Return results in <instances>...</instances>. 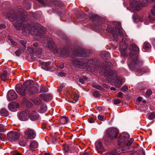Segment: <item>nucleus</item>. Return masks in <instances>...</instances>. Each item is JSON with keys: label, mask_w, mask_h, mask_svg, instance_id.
Here are the masks:
<instances>
[{"label": "nucleus", "mask_w": 155, "mask_h": 155, "mask_svg": "<svg viewBox=\"0 0 155 155\" xmlns=\"http://www.w3.org/2000/svg\"><path fill=\"white\" fill-rule=\"evenodd\" d=\"M139 52V48L134 44L130 45L129 47L123 49L121 51V54L123 56H129L127 64L129 68L132 70L142 65L143 64V61L137 56Z\"/></svg>", "instance_id": "nucleus-1"}, {"label": "nucleus", "mask_w": 155, "mask_h": 155, "mask_svg": "<svg viewBox=\"0 0 155 155\" xmlns=\"http://www.w3.org/2000/svg\"><path fill=\"white\" fill-rule=\"evenodd\" d=\"M34 84L33 81L28 80L24 83L23 85L19 84L16 86V91L19 94L23 96L28 93L31 94L36 93L37 92V89L31 86Z\"/></svg>", "instance_id": "nucleus-2"}, {"label": "nucleus", "mask_w": 155, "mask_h": 155, "mask_svg": "<svg viewBox=\"0 0 155 155\" xmlns=\"http://www.w3.org/2000/svg\"><path fill=\"white\" fill-rule=\"evenodd\" d=\"M74 64L77 67L81 68H87L91 71L98 70L99 68L98 63L96 60L91 59L86 63L84 60L79 61L77 59H75L74 62Z\"/></svg>", "instance_id": "nucleus-3"}, {"label": "nucleus", "mask_w": 155, "mask_h": 155, "mask_svg": "<svg viewBox=\"0 0 155 155\" xmlns=\"http://www.w3.org/2000/svg\"><path fill=\"white\" fill-rule=\"evenodd\" d=\"M20 13L18 14L13 13L12 14H8L7 17L10 21L15 22L14 26L15 28L18 30H21L24 27L21 21H25L26 14L23 13L22 11L19 10Z\"/></svg>", "instance_id": "nucleus-4"}, {"label": "nucleus", "mask_w": 155, "mask_h": 155, "mask_svg": "<svg viewBox=\"0 0 155 155\" xmlns=\"http://www.w3.org/2000/svg\"><path fill=\"white\" fill-rule=\"evenodd\" d=\"M28 31L32 35L41 37L45 33V28L40 24H35L31 26L30 29L29 28Z\"/></svg>", "instance_id": "nucleus-5"}, {"label": "nucleus", "mask_w": 155, "mask_h": 155, "mask_svg": "<svg viewBox=\"0 0 155 155\" xmlns=\"http://www.w3.org/2000/svg\"><path fill=\"white\" fill-rule=\"evenodd\" d=\"M118 133L117 130L115 128L109 129L106 131V135L103 138L105 142H110L112 140L117 137Z\"/></svg>", "instance_id": "nucleus-6"}, {"label": "nucleus", "mask_w": 155, "mask_h": 155, "mask_svg": "<svg viewBox=\"0 0 155 155\" xmlns=\"http://www.w3.org/2000/svg\"><path fill=\"white\" fill-rule=\"evenodd\" d=\"M134 141V139L131 138L127 142L125 145L119 146L115 150L116 152L117 153L120 154L126 152L132 151L134 150V148L130 146Z\"/></svg>", "instance_id": "nucleus-7"}, {"label": "nucleus", "mask_w": 155, "mask_h": 155, "mask_svg": "<svg viewBox=\"0 0 155 155\" xmlns=\"http://www.w3.org/2000/svg\"><path fill=\"white\" fill-rule=\"evenodd\" d=\"M42 42L44 44H46L50 50L54 51V52L59 53L57 49L55 47V45L54 44L51 39L50 38H45Z\"/></svg>", "instance_id": "nucleus-8"}, {"label": "nucleus", "mask_w": 155, "mask_h": 155, "mask_svg": "<svg viewBox=\"0 0 155 155\" xmlns=\"http://www.w3.org/2000/svg\"><path fill=\"white\" fill-rule=\"evenodd\" d=\"M129 138L128 134L124 133L120 135L118 139V144L119 146H123L126 144V143Z\"/></svg>", "instance_id": "nucleus-9"}, {"label": "nucleus", "mask_w": 155, "mask_h": 155, "mask_svg": "<svg viewBox=\"0 0 155 155\" xmlns=\"http://www.w3.org/2000/svg\"><path fill=\"white\" fill-rule=\"evenodd\" d=\"M25 137L29 139H33L35 137L36 134L35 131L32 129L29 128L27 129L25 131Z\"/></svg>", "instance_id": "nucleus-10"}, {"label": "nucleus", "mask_w": 155, "mask_h": 155, "mask_svg": "<svg viewBox=\"0 0 155 155\" xmlns=\"http://www.w3.org/2000/svg\"><path fill=\"white\" fill-rule=\"evenodd\" d=\"M8 138L10 141H15L18 140L20 136L18 132L16 131H11L7 134Z\"/></svg>", "instance_id": "nucleus-11"}, {"label": "nucleus", "mask_w": 155, "mask_h": 155, "mask_svg": "<svg viewBox=\"0 0 155 155\" xmlns=\"http://www.w3.org/2000/svg\"><path fill=\"white\" fill-rule=\"evenodd\" d=\"M115 71L109 70L106 72L105 74V80L108 81L113 80L115 76Z\"/></svg>", "instance_id": "nucleus-12"}, {"label": "nucleus", "mask_w": 155, "mask_h": 155, "mask_svg": "<svg viewBox=\"0 0 155 155\" xmlns=\"http://www.w3.org/2000/svg\"><path fill=\"white\" fill-rule=\"evenodd\" d=\"M29 117L31 120L36 121L38 120L40 117L38 113L35 110H32L29 112Z\"/></svg>", "instance_id": "nucleus-13"}, {"label": "nucleus", "mask_w": 155, "mask_h": 155, "mask_svg": "<svg viewBox=\"0 0 155 155\" xmlns=\"http://www.w3.org/2000/svg\"><path fill=\"white\" fill-rule=\"evenodd\" d=\"M115 25L117 26L114 27L113 28L114 33L117 35L121 36L123 35V33L121 28L120 23L119 22H116Z\"/></svg>", "instance_id": "nucleus-14"}, {"label": "nucleus", "mask_w": 155, "mask_h": 155, "mask_svg": "<svg viewBox=\"0 0 155 155\" xmlns=\"http://www.w3.org/2000/svg\"><path fill=\"white\" fill-rule=\"evenodd\" d=\"M29 111L28 109L21 112L19 115V118L21 120L25 121L28 118Z\"/></svg>", "instance_id": "nucleus-15"}, {"label": "nucleus", "mask_w": 155, "mask_h": 155, "mask_svg": "<svg viewBox=\"0 0 155 155\" xmlns=\"http://www.w3.org/2000/svg\"><path fill=\"white\" fill-rule=\"evenodd\" d=\"M17 98V95L15 91L13 90H9L8 93V100L12 101L15 100Z\"/></svg>", "instance_id": "nucleus-16"}, {"label": "nucleus", "mask_w": 155, "mask_h": 155, "mask_svg": "<svg viewBox=\"0 0 155 155\" xmlns=\"http://www.w3.org/2000/svg\"><path fill=\"white\" fill-rule=\"evenodd\" d=\"M130 6L134 10H138L140 9V4L136 0H134L131 2Z\"/></svg>", "instance_id": "nucleus-17"}, {"label": "nucleus", "mask_w": 155, "mask_h": 155, "mask_svg": "<svg viewBox=\"0 0 155 155\" xmlns=\"http://www.w3.org/2000/svg\"><path fill=\"white\" fill-rule=\"evenodd\" d=\"M96 150L98 152H102L104 151V149L101 142H98L95 144Z\"/></svg>", "instance_id": "nucleus-18"}, {"label": "nucleus", "mask_w": 155, "mask_h": 155, "mask_svg": "<svg viewBox=\"0 0 155 155\" xmlns=\"http://www.w3.org/2000/svg\"><path fill=\"white\" fill-rule=\"evenodd\" d=\"M39 97L45 101H49L52 98V96L50 94H41L39 95Z\"/></svg>", "instance_id": "nucleus-19"}, {"label": "nucleus", "mask_w": 155, "mask_h": 155, "mask_svg": "<svg viewBox=\"0 0 155 155\" xmlns=\"http://www.w3.org/2000/svg\"><path fill=\"white\" fill-rule=\"evenodd\" d=\"M8 107L9 110L12 111H15L18 107L17 104L15 103L12 102L8 104Z\"/></svg>", "instance_id": "nucleus-20"}, {"label": "nucleus", "mask_w": 155, "mask_h": 155, "mask_svg": "<svg viewBox=\"0 0 155 155\" xmlns=\"http://www.w3.org/2000/svg\"><path fill=\"white\" fill-rule=\"evenodd\" d=\"M61 51L60 54L62 56L67 57H68L69 55V50L68 48L63 49L62 51Z\"/></svg>", "instance_id": "nucleus-21"}, {"label": "nucleus", "mask_w": 155, "mask_h": 155, "mask_svg": "<svg viewBox=\"0 0 155 155\" xmlns=\"http://www.w3.org/2000/svg\"><path fill=\"white\" fill-rule=\"evenodd\" d=\"M122 79L120 77H117L115 82V85L117 87H120L122 85Z\"/></svg>", "instance_id": "nucleus-22"}, {"label": "nucleus", "mask_w": 155, "mask_h": 155, "mask_svg": "<svg viewBox=\"0 0 155 155\" xmlns=\"http://www.w3.org/2000/svg\"><path fill=\"white\" fill-rule=\"evenodd\" d=\"M151 14L149 16L150 18L152 20H155V5L151 9Z\"/></svg>", "instance_id": "nucleus-23"}, {"label": "nucleus", "mask_w": 155, "mask_h": 155, "mask_svg": "<svg viewBox=\"0 0 155 155\" xmlns=\"http://www.w3.org/2000/svg\"><path fill=\"white\" fill-rule=\"evenodd\" d=\"M31 101L36 105L39 104L41 102V100L38 97H36L32 98Z\"/></svg>", "instance_id": "nucleus-24"}, {"label": "nucleus", "mask_w": 155, "mask_h": 155, "mask_svg": "<svg viewBox=\"0 0 155 155\" xmlns=\"http://www.w3.org/2000/svg\"><path fill=\"white\" fill-rule=\"evenodd\" d=\"M47 108L45 104H41L40 106L39 111L41 113H44L47 110Z\"/></svg>", "instance_id": "nucleus-25"}, {"label": "nucleus", "mask_w": 155, "mask_h": 155, "mask_svg": "<svg viewBox=\"0 0 155 155\" xmlns=\"http://www.w3.org/2000/svg\"><path fill=\"white\" fill-rule=\"evenodd\" d=\"M112 66V64L110 62L105 61L103 63V68L105 69L106 68H108Z\"/></svg>", "instance_id": "nucleus-26"}, {"label": "nucleus", "mask_w": 155, "mask_h": 155, "mask_svg": "<svg viewBox=\"0 0 155 155\" xmlns=\"http://www.w3.org/2000/svg\"><path fill=\"white\" fill-rule=\"evenodd\" d=\"M1 78L2 80L4 81H5L7 79L6 71H5L1 74Z\"/></svg>", "instance_id": "nucleus-27"}, {"label": "nucleus", "mask_w": 155, "mask_h": 155, "mask_svg": "<svg viewBox=\"0 0 155 155\" xmlns=\"http://www.w3.org/2000/svg\"><path fill=\"white\" fill-rule=\"evenodd\" d=\"M72 97L73 101L71 102L73 103H75L78 100L79 96L78 94L74 93H73L72 95Z\"/></svg>", "instance_id": "nucleus-28"}, {"label": "nucleus", "mask_w": 155, "mask_h": 155, "mask_svg": "<svg viewBox=\"0 0 155 155\" xmlns=\"http://www.w3.org/2000/svg\"><path fill=\"white\" fill-rule=\"evenodd\" d=\"M68 121V118L65 116H62L60 119V122L62 124H65L67 123Z\"/></svg>", "instance_id": "nucleus-29"}, {"label": "nucleus", "mask_w": 155, "mask_h": 155, "mask_svg": "<svg viewBox=\"0 0 155 155\" xmlns=\"http://www.w3.org/2000/svg\"><path fill=\"white\" fill-rule=\"evenodd\" d=\"M38 144L35 141H33L31 142L30 145V147L31 149H34L37 147Z\"/></svg>", "instance_id": "nucleus-30"}, {"label": "nucleus", "mask_w": 155, "mask_h": 155, "mask_svg": "<svg viewBox=\"0 0 155 155\" xmlns=\"http://www.w3.org/2000/svg\"><path fill=\"white\" fill-rule=\"evenodd\" d=\"M100 55L102 58H104V57H107L109 56L110 55L109 53L105 51H102L101 52Z\"/></svg>", "instance_id": "nucleus-31"}, {"label": "nucleus", "mask_w": 155, "mask_h": 155, "mask_svg": "<svg viewBox=\"0 0 155 155\" xmlns=\"http://www.w3.org/2000/svg\"><path fill=\"white\" fill-rule=\"evenodd\" d=\"M1 115L4 116H7L8 115V113L6 110L5 109H2L0 111Z\"/></svg>", "instance_id": "nucleus-32"}, {"label": "nucleus", "mask_w": 155, "mask_h": 155, "mask_svg": "<svg viewBox=\"0 0 155 155\" xmlns=\"http://www.w3.org/2000/svg\"><path fill=\"white\" fill-rule=\"evenodd\" d=\"M40 89L41 91L43 93L47 92L48 91V89L43 85H41Z\"/></svg>", "instance_id": "nucleus-33"}, {"label": "nucleus", "mask_w": 155, "mask_h": 155, "mask_svg": "<svg viewBox=\"0 0 155 155\" xmlns=\"http://www.w3.org/2000/svg\"><path fill=\"white\" fill-rule=\"evenodd\" d=\"M87 80V78L86 77H83L82 78H79V82L83 84Z\"/></svg>", "instance_id": "nucleus-34"}, {"label": "nucleus", "mask_w": 155, "mask_h": 155, "mask_svg": "<svg viewBox=\"0 0 155 155\" xmlns=\"http://www.w3.org/2000/svg\"><path fill=\"white\" fill-rule=\"evenodd\" d=\"M19 144L21 146H25L26 144V142L24 139L21 140L19 142Z\"/></svg>", "instance_id": "nucleus-35"}, {"label": "nucleus", "mask_w": 155, "mask_h": 155, "mask_svg": "<svg viewBox=\"0 0 155 155\" xmlns=\"http://www.w3.org/2000/svg\"><path fill=\"white\" fill-rule=\"evenodd\" d=\"M150 44L148 43L145 42L143 45V48L145 49H147L150 48Z\"/></svg>", "instance_id": "nucleus-36"}, {"label": "nucleus", "mask_w": 155, "mask_h": 155, "mask_svg": "<svg viewBox=\"0 0 155 155\" xmlns=\"http://www.w3.org/2000/svg\"><path fill=\"white\" fill-rule=\"evenodd\" d=\"M91 18L93 21H97L99 18V17L96 15H93L90 17Z\"/></svg>", "instance_id": "nucleus-37"}, {"label": "nucleus", "mask_w": 155, "mask_h": 155, "mask_svg": "<svg viewBox=\"0 0 155 155\" xmlns=\"http://www.w3.org/2000/svg\"><path fill=\"white\" fill-rule=\"evenodd\" d=\"M63 149L65 152H68L69 150V148L67 145H64L63 146Z\"/></svg>", "instance_id": "nucleus-38"}, {"label": "nucleus", "mask_w": 155, "mask_h": 155, "mask_svg": "<svg viewBox=\"0 0 155 155\" xmlns=\"http://www.w3.org/2000/svg\"><path fill=\"white\" fill-rule=\"evenodd\" d=\"M121 100L119 99H117L114 100L113 101L114 104L115 105H117L119 104L121 102Z\"/></svg>", "instance_id": "nucleus-39"}, {"label": "nucleus", "mask_w": 155, "mask_h": 155, "mask_svg": "<svg viewBox=\"0 0 155 155\" xmlns=\"http://www.w3.org/2000/svg\"><path fill=\"white\" fill-rule=\"evenodd\" d=\"M155 117V113H153L150 114L148 116V118L150 120L153 119Z\"/></svg>", "instance_id": "nucleus-40"}, {"label": "nucleus", "mask_w": 155, "mask_h": 155, "mask_svg": "<svg viewBox=\"0 0 155 155\" xmlns=\"http://www.w3.org/2000/svg\"><path fill=\"white\" fill-rule=\"evenodd\" d=\"M93 87L99 90H102V87L99 85H94Z\"/></svg>", "instance_id": "nucleus-41"}, {"label": "nucleus", "mask_w": 155, "mask_h": 155, "mask_svg": "<svg viewBox=\"0 0 155 155\" xmlns=\"http://www.w3.org/2000/svg\"><path fill=\"white\" fill-rule=\"evenodd\" d=\"M136 152H137V154L140 155V154H141V153H143V155H145V153L144 151L142 149H140L136 151Z\"/></svg>", "instance_id": "nucleus-42"}, {"label": "nucleus", "mask_w": 155, "mask_h": 155, "mask_svg": "<svg viewBox=\"0 0 155 155\" xmlns=\"http://www.w3.org/2000/svg\"><path fill=\"white\" fill-rule=\"evenodd\" d=\"M20 43L22 44L24 46V48H25L26 47L25 45L26 43V41L25 40H21L20 41Z\"/></svg>", "instance_id": "nucleus-43"}, {"label": "nucleus", "mask_w": 155, "mask_h": 155, "mask_svg": "<svg viewBox=\"0 0 155 155\" xmlns=\"http://www.w3.org/2000/svg\"><path fill=\"white\" fill-rule=\"evenodd\" d=\"M88 120L90 123H92L95 120V118L93 117H90L88 119Z\"/></svg>", "instance_id": "nucleus-44"}, {"label": "nucleus", "mask_w": 155, "mask_h": 155, "mask_svg": "<svg viewBox=\"0 0 155 155\" xmlns=\"http://www.w3.org/2000/svg\"><path fill=\"white\" fill-rule=\"evenodd\" d=\"M98 118L101 121H103L105 119V118L103 115H99L98 117Z\"/></svg>", "instance_id": "nucleus-45"}, {"label": "nucleus", "mask_w": 155, "mask_h": 155, "mask_svg": "<svg viewBox=\"0 0 155 155\" xmlns=\"http://www.w3.org/2000/svg\"><path fill=\"white\" fill-rule=\"evenodd\" d=\"M100 94L97 91L94 92L93 94V96L96 97H97L99 96Z\"/></svg>", "instance_id": "nucleus-46"}, {"label": "nucleus", "mask_w": 155, "mask_h": 155, "mask_svg": "<svg viewBox=\"0 0 155 155\" xmlns=\"http://www.w3.org/2000/svg\"><path fill=\"white\" fill-rule=\"evenodd\" d=\"M121 90L123 91H126L128 90V87L126 86H124L122 87Z\"/></svg>", "instance_id": "nucleus-47"}, {"label": "nucleus", "mask_w": 155, "mask_h": 155, "mask_svg": "<svg viewBox=\"0 0 155 155\" xmlns=\"http://www.w3.org/2000/svg\"><path fill=\"white\" fill-rule=\"evenodd\" d=\"M152 91L150 90H147L146 92V94L147 96H149L150 95Z\"/></svg>", "instance_id": "nucleus-48"}, {"label": "nucleus", "mask_w": 155, "mask_h": 155, "mask_svg": "<svg viewBox=\"0 0 155 155\" xmlns=\"http://www.w3.org/2000/svg\"><path fill=\"white\" fill-rule=\"evenodd\" d=\"M9 40L10 41L11 43L13 45H17V43L15 42L13 40L11 39V38L9 39Z\"/></svg>", "instance_id": "nucleus-49"}, {"label": "nucleus", "mask_w": 155, "mask_h": 155, "mask_svg": "<svg viewBox=\"0 0 155 155\" xmlns=\"http://www.w3.org/2000/svg\"><path fill=\"white\" fill-rule=\"evenodd\" d=\"M123 94L121 92H119L118 93L117 97L122 98L123 97Z\"/></svg>", "instance_id": "nucleus-50"}, {"label": "nucleus", "mask_w": 155, "mask_h": 155, "mask_svg": "<svg viewBox=\"0 0 155 155\" xmlns=\"http://www.w3.org/2000/svg\"><path fill=\"white\" fill-rule=\"evenodd\" d=\"M4 129V126L2 124H0V132L3 131Z\"/></svg>", "instance_id": "nucleus-51"}, {"label": "nucleus", "mask_w": 155, "mask_h": 155, "mask_svg": "<svg viewBox=\"0 0 155 155\" xmlns=\"http://www.w3.org/2000/svg\"><path fill=\"white\" fill-rule=\"evenodd\" d=\"M65 75V73L61 72H59L58 74V76L60 77H62L63 76H64Z\"/></svg>", "instance_id": "nucleus-52"}, {"label": "nucleus", "mask_w": 155, "mask_h": 155, "mask_svg": "<svg viewBox=\"0 0 155 155\" xmlns=\"http://www.w3.org/2000/svg\"><path fill=\"white\" fill-rule=\"evenodd\" d=\"M103 86L105 88H107L110 87V86H108L107 84H102Z\"/></svg>", "instance_id": "nucleus-53"}, {"label": "nucleus", "mask_w": 155, "mask_h": 155, "mask_svg": "<svg viewBox=\"0 0 155 155\" xmlns=\"http://www.w3.org/2000/svg\"><path fill=\"white\" fill-rule=\"evenodd\" d=\"M137 152H136V151L131 153L130 154V155H139L137 154ZM140 155H143V153H141V154H140Z\"/></svg>", "instance_id": "nucleus-54"}, {"label": "nucleus", "mask_w": 155, "mask_h": 155, "mask_svg": "<svg viewBox=\"0 0 155 155\" xmlns=\"http://www.w3.org/2000/svg\"><path fill=\"white\" fill-rule=\"evenodd\" d=\"M6 27V26L5 25L3 24H1L0 25V29H3L5 28Z\"/></svg>", "instance_id": "nucleus-55"}, {"label": "nucleus", "mask_w": 155, "mask_h": 155, "mask_svg": "<svg viewBox=\"0 0 155 155\" xmlns=\"http://www.w3.org/2000/svg\"><path fill=\"white\" fill-rule=\"evenodd\" d=\"M51 64L50 62H43L42 64L45 65L46 66H48Z\"/></svg>", "instance_id": "nucleus-56"}, {"label": "nucleus", "mask_w": 155, "mask_h": 155, "mask_svg": "<svg viewBox=\"0 0 155 155\" xmlns=\"http://www.w3.org/2000/svg\"><path fill=\"white\" fill-rule=\"evenodd\" d=\"M15 54L17 56H19L20 54V52L19 51L17 50L15 52Z\"/></svg>", "instance_id": "nucleus-57"}, {"label": "nucleus", "mask_w": 155, "mask_h": 155, "mask_svg": "<svg viewBox=\"0 0 155 155\" xmlns=\"http://www.w3.org/2000/svg\"><path fill=\"white\" fill-rule=\"evenodd\" d=\"M77 152L76 151H75L71 152L70 155H77Z\"/></svg>", "instance_id": "nucleus-58"}, {"label": "nucleus", "mask_w": 155, "mask_h": 155, "mask_svg": "<svg viewBox=\"0 0 155 155\" xmlns=\"http://www.w3.org/2000/svg\"><path fill=\"white\" fill-rule=\"evenodd\" d=\"M106 155H117L113 153H107Z\"/></svg>", "instance_id": "nucleus-59"}, {"label": "nucleus", "mask_w": 155, "mask_h": 155, "mask_svg": "<svg viewBox=\"0 0 155 155\" xmlns=\"http://www.w3.org/2000/svg\"><path fill=\"white\" fill-rule=\"evenodd\" d=\"M38 51H37V52L38 53V54H40L42 52V50L41 49H38Z\"/></svg>", "instance_id": "nucleus-60"}, {"label": "nucleus", "mask_w": 155, "mask_h": 155, "mask_svg": "<svg viewBox=\"0 0 155 155\" xmlns=\"http://www.w3.org/2000/svg\"><path fill=\"white\" fill-rule=\"evenodd\" d=\"M97 109L99 111H101L102 110V108L101 107H98L97 108Z\"/></svg>", "instance_id": "nucleus-61"}, {"label": "nucleus", "mask_w": 155, "mask_h": 155, "mask_svg": "<svg viewBox=\"0 0 155 155\" xmlns=\"http://www.w3.org/2000/svg\"><path fill=\"white\" fill-rule=\"evenodd\" d=\"M142 98L141 97H138L137 98V100L139 101H141L142 100Z\"/></svg>", "instance_id": "nucleus-62"}, {"label": "nucleus", "mask_w": 155, "mask_h": 155, "mask_svg": "<svg viewBox=\"0 0 155 155\" xmlns=\"http://www.w3.org/2000/svg\"><path fill=\"white\" fill-rule=\"evenodd\" d=\"M39 2L41 3L42 4H44V2L43 0H37Z\"/></svg>", "instance_id": "nucleus-63"}, {"label": "nucleus", "mask_w": 155, "mask_h": 155, "mask_svg": "<svg viewBox=\"0 0 155 155\" xmlns=\"http://www.w3.org/2000/svg\"><path fill=\"white\" fill-rule=\"evenodd\" d=\"M110 89L112 91H115L116 90V88L114 87H112L110 88Z\"/></svg>", "instance_id": "nucleus-64"}]
</instances>
